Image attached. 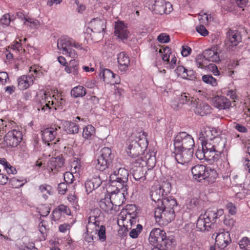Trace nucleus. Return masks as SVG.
Segmentation results:
<instances>
[{
  "label": "nucleus",
  "mask_w": 250,
  "mask_h": 250,
  "mask_svg": "<svg viewBox=\"0 0 250 250\" xmlns=\"http://www.w3.org/2000/svg\"><path fill=\"white\" fill-rule=\"evenodd\" d=\"M118 62L121 70L125 71L130 63V60L125 52H122L118 55Z\"/></svg>",
  "instance_id": "nucleus-30"
},
{
  "label": "nucleus",
  "mask_w": 250,
  "mask_h": 250,
  "mask_svg": "<svg viewBox=\"0 0 250 250\" xmlns=\"http://www.w3.org/2000/svg\"><path fill=\"white\" fill-rule=\"evenodd\" d=\"M239 245L241 249L250 250V239L247 237L242 238L240 240Z\"/></svg>",
  "instance_id": "nucleus-47"
},
{
  "label": "nucleus",
  "mask_w": 250,
  "mask_h": 250,
  "mask_svg": "<svg viewBox=\"0 0 250 250\" xmlns=\"http://www.w3.org/2000/svg\"><path fill=\"white\" fill-rule=\"evenodd\" d=\"M65 71L68 73H72L75 77L79 76V62L75 60H71L67 65L65 67Z\"/></svg>",
  "instance_id": "nucleus-31"
},
{
  "label": "nucleus",
  "mask_w": 250,
  "mask_h": 250,
  "mask_svg": "<svg viewBox=\"0 0 250 250\" xmlns=\"http://www.w3.org/2000/svg\"><path fill=\"white\" fill-rule=\"evenodd\" d=\"M72 172H65L63 174L64 180L67 184H71L73 181L74 177Z\"/></svg>",
  "instance_id": "nucleus-58"
},
{
  "label": "nucleus",
  "mask_w": 250,
  "mask_h": 250,
  "mask_svg": "<svg viewBox=\"0 0 250 250\" xmlns=\"http://www.w3.org/2000/svg\"><path fill=\"white\" fill-rule=\"evenodd\" d=\"M65 131L68 133H77L79 132V126L74 122L66 121L64 123Z\"/></svg>",
  "instance_id": "nucleus-39"
},
{
  "label": "nucleus",
  "mask_w": 250,
  "mask_h": 250,
  "mask_svg": "<svg viewBox=\"0 0 250 250\" xmlns=\"http://www.w3.org/2000/svg\"><path fill=\"white\" fill-rule=\"evenodd\" d=\"M100 76L103 78V81L110 84H118L120 79L118 75L114 73L109 69L104 68L100 73Z\"/></svg>",
  "instance_id": "nucleus-18"
},
{
  "label": "nucleus",
  "mask_w": 250,
  "mask_h": 250,
  "mask_svg": "<svg viewBox=\"0 0 250 250\" xmlns=\"http://www.w3.org/2000/svg\"><path fill=\"white\" fill-rule=\"evenodd\" d=\"M159 42L161 43H167L170 41L169 36L165 33H162L157 38Z\"/></svg>",
  "instance_id": "nucleus-62"
},
{
  "label": "nucleus",
  "mask_w": 250,
  "mask_h": 250,
  "mask_svg": "<svg viewBox=\"0 0 250 250\" xmlns=\"http://www.w3.org/2000/svg\"><path fill=\"white\" fill-rule=\"evenodd\" d=\"M89 24L93 32L100 33H105L106 28V21L104 18H96L92 19Z\"/></svg>",
  "instance_id": "nucleus-17"
},
{
  "label": "nucleus",
  "mask_w": 250,
  "mask_h": 250,
  "mask_svg": "<svg viewBox=\"0 0 250 250\" xmlns=\"http://www.w3.org/2000/svg\"><path fill=\"white\" fill-rule=\"evenodd\" d=\"M108 196L113 204H114L115 208H117L119 210L120 207L125 201L124 193L120 190L117 192L110 194Z\"/></svg>",
  "instance_id": "nucleus-25"
},
{
  "label": "nucleus",
  "mask_w": 250,
  "mask_h": 250,
  "mask_svg": "<svg viewBox=\"0 0 250 250\" xmlns=\"http://www.w3.org/2000/svg\"><path fill=\"white\" fill-rule=\"evenodd\" d=\"M64 159L62 156L51 158L47 165V169L53 173H56L64 164Z\"/></svg>",
  "instance_id": "nucleus-23"
},
{
  "label": "nucleus",
  "mask_w": 250,
  "mask_h": 250,
  "mask_svg": "<svg viewBox=\"0 0 250 250\" xmlns=\"http://www.w3.org/2000/svg\"><path fill=\"white\" fill-rule=\"evenodd\" d=\"M212 237H215V245L222 249L227 247L231 242L229 233L224 229L220 230L218 232H215Z\"/></svg>",
  "instance_id": "nucleus-16"
},
{
  "label": "nucleus",
  "mask_w": 250,
  "mask_h": 250,
  "mask_svg": "<svg viewBox=\"0 0 250 250\" xmlns=\"http://www.w3.org/2000/svg\"><path fill=\"white\" fill-rule=\"evenodd\" d=\"M202 81L212 86H216L217 85V80L210 75H204L202 76Z\"/></svg>",
  "instance_id": "nucleus-43"
},
{
  "label": "nucleus",
  "mask_w": 250,
  "mask_h": 250,
  "mask_svg": "<svg viewBox=\"0 0 250 250\" xmlns=\"http://www.w3.org/2000/svg\"><path fill=\"white\" fill-rule=\"evenodd\" d=\"M171 189V184L169 182H164L159 187L152 189L150 197L154 202L161 203L165 197L170 193Z\"/></svg>",
  "instance_id": "nucleus-10"
},
{
  "label": "nucleus",
  "mask_w": 250,
  "mask_h": 250,
  "mask_svg": "<svg viewBox=\"0 0 250 250\" xmlns=\"http://www.w3.org/2000/svg\"><path fill=\"white\" fill-rule=\"evenodd\" d=\"M159 52L163 54L162 60L164 62H169L170 55L171 54V48L168 46L160 49Z\"/></svg>",
  "instance_id": "nucleus-45"
},
{
  "label": "nucleus",
  "mask_w": 250,
  "mask_h": 250,
  "mask_svg": "<svg viewBox=\"0 0 250 250\" xmlns=\"http://www.w3.org/2000/svg\"><path fill=\"white\" fill-rule=\"evenodd\" d=\"M86 94L85 88L81 85L77 86L71 90V95L74 98L83 97Z\"/></svg>",
  "instance_id": "nucleus-38"
},
{
  "label": "nucleus",
  "mask_w": 250,
  "mask_h": 250,
  "mask_svg": "<svg viewBox=\"0 0 250 250\" xmlns=\"http://www.w3.org/2000/svg\"><path fill=\"white\" fill-rule=\"evenodd\" d=\"M128 171L121 167L120 163L116 162L112 165V169L109 176V181L118 183L117 188H123L128 181Z\"/></svg>",
  "instance_id": "nucleus-3"
},
{
  "label": "nucleus",
  "mask_w": 250,
  "mask_h": 250,
  "mask_svg": "<svg viewBox=\"0 0 250 250\" xmlns=\"http://www.w3.org/2000/svg\"><path fill=\"white\" fill-rule=\"evenodd\" d=\"M131 230L129 232V235L132 238H136L139 236L143 229V227L140 224H138L135 228H130Z\"/></svg>",
  "instance_id": "nucleus-46"
},
{
  "label": "nucleus",
  "mask_w": 250,
  "mask_h": 250,
  "mask_svg": "<svg viewBox=\"0 0 250 250\" xmlns=\"http://www.w3.org/2000/svg\"><path fill=\"white\" fill-rule=\"evenodd\" d=\"M71 219L72 221L69 223H64L61 224L59 226V231L62 233H66L68 231V234H69V231L71 227L76 222V220L74 218H72Z\"/></svg>",
  "instance_id": "nucleus-42"
},
{
  "label": "nucleus",
  "mask_w": 250,
  "mask_h": 250,
  "mask_svg": "<svg viewBox=\"0 0 250 250\" xmlns=\"http://www.w3.org/2000/svg\"><path fill=\"white\" fill-rule=\"evenodd\" d=\"M211 227V226L209 224H208V222L205 219L202 214H201L196 223L197 230L201 231H208Z\"/></svg>",
  "instance_id": "nucleus-33"
},
{
  "label": "nucleus",
  "mask_w": 250,
  "mask_h": 250,
  "mask_svg": "<svg viewBox=\"0 0 250 250\" xmlns=\"http://www.w3.org/2000/svg\"><path fill=\"white\" fill-rule=\"evenodd\" d=\"M154 216L156 221L159 225L166 226L174 218V210L158 207L155 209Z\"/></svg>",
  "instance_id": "nucleus-8"
},
{
  "label": "nucleus",
  "mask_w": 250,
  "mask_h": 250,
  "mask_svg": "<svg viewBox=\"0 0 250 250\" xmlns=\"http://www.w3.org/2000/svg\"><path fill=\"white\" fill-rule=\"evenodd\" d=\"M57 47L64 55L72 58L78 56L77 52L72 48L71 38L64 37L59 38L57 41Z\"/></svg>",
  "instance_id": "nucleus-9"
},
{
  "label": "nucleus",
  "mask_w": 250,
  "mask_h": 250,
  "mask_svg": "<svg viewBox=\"0 0 250 250\" xmlns=\"http://www.w3.org/2000/svg\"><path fill=\"white\" fill-rule=\"evenodd\" d=\"M184 79L189 80H196V73L192 70H188L185 74V78Z\"/></svg>",
  "instance_id": "nucleus-60"
},
{
  "label": "nucleus",
  "mask_w": 250,
  "mask_h": 250,
  "mask_svg": "<svg viewBox=\"0 0 250 250\" xmlns=\"http://www.w3.org/2000/svg\"><path fill=\"white\" fill-rule=\"evenodd\" d=\"M148 241L152 245L158 243L161 246H165L168 248L173 242V239H170L166 235V232L159 228H154L150 231Z\"/></svg>",
  "instance_id": "nucleus-4"
},
{
  "label": "nucleus",
  "mask_w": 250,
  "mask_h": 250,
  "mask_svg": "<svg viewBox=\"0 0 250 250\" xmlns=\"http://www.w3.org/2000/svg\"><path fill=\"white\" fill-rule=\"evenodd\" d=\"M213 104L214 106L219 109H227L230 107L231 103L227 98L218 96L215 98Z\"/></svg>",
  "instance_id": "nucleus-26"
},
{
  "label": "nucleus",
  "mask_w": 250,
  "mask_h": 250,
  "mask_svg": "<svg viewBox=\"0 0 250 250\" xmlns=\"http://www.w3.org/2000/svg\"><path fill=\"white\" fill-rule=\"evenodd\" d=\"M203 56L205 58V60L209 62H217L220 61L218 53L211 49L205 50L203 52Z\"/></svg>",
  "instance_id": "nucleus-32"
},
{
  "label": "nucleus",
  "mask_w": 250,
  "mask_h": 250,
  "mask_svg": "<svg viewBox=\"0 0 250 250\" xmlns=\"http://www.w3.org/2000/svg\"><path fill=\"white\" fill-rule=\"evenodd\" d=\"M11 21V19L10 15L9 14H5L0 19V24L5 26H8Z\"/></svg>",
  "instance_id": "nucleus-54"
},
{
  "label": "nucleus",
  "mask_w": 250,
  "mask_h": 250,
  "mask_svg": "<svg viewBox=\"0 0 250 250\" xmlns=\"http://www.w3.org/2000/svg\"><path fill=\"white\" fill-rule=\"evenodd\" d=\"M71 170L73 173H79L80 172L81 166L80 162H79L78 161H74L71 163Z\"/></svg>",
  "instance_id": "nucleus-57"
},
{
  "label": "nucleus",
  "mask_w": 250,
  "mask_h": 250,
  "mask_svg": "<svg viewBox=\"0 0 250 250\" xmlns=\"http://www.w3.org/2000/svg\"><path fill=\"white\" fill-rule=\"evenodd\" d=\"M209 144H202V149H198L195 152V155L199 160H205L209 163L220 162L219 161L222 151V144L217 145L216 149L211 147Z\"/></svg>",
  "instance_id": "nucleus-2"
},
{
  "label": "nucleus",
  "mask_w": 250,
  "mask_h": 250,
  "mask_svg": "<svg viewBox=\"0 0 250 250\" xmlns=\"http://www.w3.org/2000/svg\"><path fill=\"white\" fill-rule=\"evenodd\" d=\"M39 191L42 196L45 200H46L49 195L53 194L52 187L46 184L40 185L39 187Z\"/></svg>",
  "instance_id": "nucleus-35"
},
{
  "label": "nucleus",
  "mask_w": 250,
  "mask_h": 250,
  "mask_svg": "<svg viewBox=\"0 0 250 250\" xmlns=\"http://www.w3.org/2000/svg\"><path fill=\"white\" fill-rule=\"evenodd\" d=\"M135 161L136 164H138L139 166L142 165V167L143 166V163H144L146 164L150 168L153 167L156 164V160L155 158L152 157H149L146 162L144 161L142 157L138 158L135 160Z\"/></svg>",
  "instance_id": "nucleus-41"
},
{
  "label": "nucleus",
  "mask_w": 250,
  "mask_h": 250,
  "mask_svg": "<svg viewBox=\"0 0 250 250\" xmlns=\"http://www.w3.org/2000/svg\"><path fill=\"white\" fill-rule=\"evenodd\" d=\"M187 71V69L185 68L184 66L181 65H179L177 67L176 69L175 70L176 73L177 74L178 76L181 77L183 79L185 78V74Z\"/></svg>",
  "instance_id": "nucleus-56"
},
{
  "label": "nucleus",
  "mask_w": 250,
  "mask_h": 250,
  "mask_svg": "<svg viewBox=\"0 0 250 250\" xmlns=\"http://www.w3.org/2000/svg\"><path fill=\"white\" fill-rule=\"evenodd\" d=\"M86 229L94 231L101 242H104L106 241V229L104 225L100 224V217L99 216L91 215L89 216Z\"/></svg>",
  "instance_id": "nucleus-5"
},
{
  "label": "nucleus",
  "mask_w": 250,
  "mask_h": 250,
  "mask_svg": "<svg viewBox=\"0 0 250 250\" xmlns=\"http://www.w3.org/2000/svg\"><path fill=\"white\" fill-rule=\"evenodd\" d=\"M58 208H59L62 216H72L71 210L69 207L64 204H61L58 206Z\"/></svg>",
  "instance_id": "nucleus-49"
},
{
  "label": "nucleus",
  "mask_w": 250,
  "mask_h": 250,
  "mask_svg": "<svg viewBox=\"0 0 250 250\" xmlns=\"http://www.w3.org/2000/svg\"><path fill=\"white\" fill-rule=\"evenodd\" d=\"M9 184L13 188H19L24 184L22 180H19L15 177L9 179Z\"/></svg>",
  "instance_id": "nucleus-50"
},
{
  "label": "nucleus",
  "mask_w": 250,
  "mask_h": 250,
  "mask_svg": "<svg viewBox=\"0 0 250 250\" xmlns=\"http://www.w3.org/2000/svg\"><path fill=\"white\" fill-rule=\"evenodd\" d=\"M130 144L127 147L126 152L129 156L133 158L139 157V156L142 149L139 145L136 144V142L130 140Z\"/></svg>",
  "instance_id": "nucleus-29"
},
{
  "label": "nucleus",
  "mask_w": 250,
  "mask_h": 250,
  "mask_svg": "<svg viewBox=\"0 0 250 250\" xmlns=\"http://www.w3.org/2000/svg\"><path fill=\"white\" fill-rule=\"evenodd\" d=\"M18 87L21 90L27 89L34 83V78L32 74L22 75L18 79Z\"/></svg>",
  "instance_id": "nucleus-20"
},
{
  "label": "nucleus",
  "mask_w": 250,
  "mask_h": 250,
  "mask_svg": "<svg viewBox=\"0 0 250 250\" xmlns=\"http://www.w3.org/2000/svg\"><path fill=\"white\" fill-rule=\"evenodd\" d=\"M121 213H123L122 216H123L124 214L127 216L132 215L133 216H137L138 211L137 208L135 205H127L125 207V210L122 211Z\"/></svg>",
  "instance_id": "nucleus-37"
},
{
  "label": "nucleus",
  "mask_w": 250,
  "mask_h": 250,
  "mask_svg": "<svg viewBox=\"0 0 250 250\" xmlns=\"http://www.w3.org/2000/svg\"><path fill=\"white\" fill-rule=\"evenodd\" d=\"M114 33L116 36L124 42L125 40L128 38L129 32L124 23L119 21L115 24Z\"/></svg>",
  "instance_id": "nucleus-19"
},
{
  "label": "nucleus",
  "mask_w": 250,
  "mask_h": 250,
  "mask_svg": "<svg viewBox=\"0 0 250 250\" xmlns=\"http://www.w3.org/2000/svg\"><path fill=\"white\" fill-rule=\"evenodd\" d=\"M163 208L168 210H174V208L177 205L176 200L172 197H165L161 202Z\"/></svg>",
  "instance_id": "nucleus-34"
},
{
  "label": "nucleus",
  "mask_w": 250,
  "mask_h": 250,
  "mask_svg": "<svg viewBox=\"0 0 250 250\" xmlns=\"http://www.w3.org/2000/svg\"><path fill=\"white\" fill-rule=\"evenodd\" d=\"M50 208L46 205H42L39 208V213L42 216H46L48 215L50 212Z\"/></svg>",
  "instance_id": "nucleus-59"
},
{
  "label": "nucleus",
  "mask_w": 250,
  "mask_h": 250,
  "mask_svg": "<svg viewBox=\"0 0 250 250\" xmlns=\"http://www.w3.org/2000/svg\"><path fill=\"white\" fill-rule=\"evenodd\" d=\"M29 74H32L34 76L35 80L36 78H38L42 76V72L38 68H37L36 66H33L30 67Z\"/></svg>",
  "instance_id": "nucleus-52"
},
{
  "label": "nucleus",
  "mask_w": 250,
  "mask_h": 250,
  "mask_svg": "<svg viewBox=\"0 0 250 250\" xmlns=\"http://www.w3.org/2000/svg\"><path fill=\"white\" fill-rule=\"evenodd\" d=\"M101 153L100 156L97 159L95 167L100 171H104L109 166L112 160L111 150L104 147L101 149Z\"/></svg>",
  "instance_id": "nucleus-12"
},
{
  "label": "nucleus",
  "mask_w": 250,
  "mask_h": 250,
  "mask_svg": "<svg viewBox=\"0 0 250 250\" xmlns=\"http://www.w3.org/2000/svg\"><path fill=\"white\" fill-rule=\"evenodd\" d=\"M22 139V134L17 129H12L9 131L5 135L4 141L7 146L10 147H16L21 142Z\"/></svg>",
  "instance_id": "nucleus-14"
},
{
  "label": "nucleus",
  "mask_w": 250,
  "mask_h": 250,
  "mask_svg": "<svg viewBox=\"0 0 250 250\" xmlns=\"http://www.w3.org/2000/svg\"><path fill=\"white\" fill-rule=\"evenodd\" d=\"M130 140L132 141L136 142V144L139 145L142 149L146 148L148 145L146 134L145 132L138 133L137 135L135 136V138L133 136H132Z\"/></svg>",
  "instance_id": "nucleus-28"
},
{
  "label": "nucleus",
  "mask_w": 250,
  "mask_h": 250,
  "mask_svg": "<svg viewBox=\"0 0 250 250\" xmlns=\"http://www.w3.org/2000/svg\"><path fill=\"white\" fill-rule=\"evenodd\" d=\"M174 146V148L193 150L194 141L190 135L186 132H181L175 137Z\"/></svg>",
  "instance_id": "nucleus-7"
},
{
  "label": "nucleus",
  "mask_w": 250,
  "mask_h": 250,
  "mask_svg": "<svg viewBox=\"0 0 250 250\" xmlns=\"http://www.w3.org/2000/svg\"><path fill=\"white\" fill-rule=\"evenodd\" d=\"M95 134V128L92 125H87L83 129V137L87 140H91Z\"/></svg>",
  "instance_id": "nucleus-36"
},
{
  "label": "nucleus",
  "mask_w": 250,
  "mask_h": 250,
  "mask_svg": "<svg viewBox=\"0 0 250 250\" xmlns=\"http://www.w3.org/2000/svg\"><path fill=\"white\" fill-rule=\"evenodd\" d=\"M61 132V127L57 125H54L50 127L46 128L42 131V139L45 143L55 141L54 144L60 141V133Z\"/></svg>",
  "instance_id": "nucleus-11"
},
{
  "label": "nucleus",
  "mask_w": 250,
  "mask_h": 250,
  "mask_svg": "<svg viewBox=\"0 0 250 250\" xmlns=\"http://www.w3.org/2000/svg\"><path fill=\"white\" fill-rule=\"evenodd\" d=\"M193 178L199 182L206 179L207 167L203 165H197L191 168Z\"/></svg>",
  "instance_id": "nucleus-24"
},
{
  "label": "nucleus",
  "mask_w": 250,
  "mask_h": 250,
  "mask_svg": "<svg viewBox=\"0 0 250 250\" xmlns=\"http://www.w3.org/2000/svg\"><path fill=\"white\" fill-rule=\"evenodd\" d=\"M224 213V210L222 209L218 210L207 209L204 214H202L205 219L211 226L216 222L218 216H221Z\"/></svg>",
  "instance_id": "nucleus-21"
},
{
  "label": "nucleus",
  "mask_w": 250,
  "mask_h": 250,
  "mask_svg": "<svg viewBox=\"0 0 250 250\" xmlns=\"http://www.w3.org/2000/svg\"><path fill=\"white\" fill-rule=\"evenodd\" d=\"M173 153L176 161L179 164L185 165L191 161L193 156V150L174 148Z\"/></svg>",
  "instance_id": "nucleus-15"
},
{
  "label": "nucleus",
  "mask_w": 250,
  "mask_h": 250,
  "mask_svg": "<svg viewBox=\"0 0 250 250\" xmlns=\"http://www.w3.org/2000/svg\"><path fill=\"white\" fill-rule=\"evenodd\" d=\"M49 229L48 222L46 220H42L39 224V230L41 233L44 235Z\"/></svg>",
  "instance_id": "nucleus-48"
},
{
  "label": "nucleus",
  "mask_w": 250,
  "mask_h": 250,
  "mask_svg": "<svg viewBox=\"0 0 250 250\" xmlns=\"http://www.w3.org/2000/svg\"><path fill=\"white\" fill-rule=\"evenodd\" d=\"M197 32L199 33L201 36H206L208 34V31L206 29L204 25H200L196 28Z\"/></svg>",
  "instance_id": "nucleus-64"
},
{
  "label": "nucleus",
  "mask_w": 250,
  "mask_h": 250,
  "mask_svg": "<svg viewBox=\"0 0 250 250\" xmlns=\"http://www.w3.org/2000/svg\"><path fill=\"white\" fill-rule=\"evenodd\" d=\"M199 203V200L196 198H193L188 201L187 203V208L189 209H191L195 208Z\"/></svg>",
  "instance_id": "nucleus-61"
},
{
  "label": "nucleus",
  "mask_w": 250,
  "mask_h": 250,
  "mask_svg": "<svg viewBox=\"0 0 250 250\" xmlns=\"http://www.w3.org/2000/svg\"><path fill=\"white\" fill-rule=\"evenodd\" d=\"M149 8L155 13L159 15L168 14L173 10L172 4L170 2H167L165 0H154L151 7Z\"/></svg>",
  "instance_id": "nucleus-13"
},
{
  "label": "nucleus",
  "mask_w": 250,
  "mask_h": 250,
  "mask_svg": "<svg viewBox=\"0 0 250 250\" xmlns=\"http://www.w3.org/2000/svg\"><path fill=\"white\" fill-rule=\"evenodd\" d=\"M100 207L103 210L108 214H114L119 211L117 208H115L114 204L108 196L100 201Z\"/></svg>",
  "instance_id": "nucleus-22"
},
{
  "label": "nucleus",
  "mask_w": 250,
  "mask_h": 250,
  "mask_svg": "<svg viewBox=\"0 0 250 250\" xmlns=\"http://www.w3.org/2000/svg\"><path fill=\"white\" fill-rule=\"evenodd\" d=\"M220 131L215 128L208 126L203 127L199 135L201 144H209L211 147L216 149L217 145L222 144V151H223L225 146V141L219 136Z\"/></svg>",
  "instance_id": "nucleus-1"
},
{
  "label": "nucleus",
  "mask_w": 250,
  "mask_h": 250,
  "mask_svg": "<svg viewBox=\"0 0 250 250\" xmlns=\"http://www.w3.org/2000/svg\"><path fill=\"white\" fill-rule=\"evenodd\" d=\"M118 183H114V181H109V185L106 188V191L108 193V196L110 194L116 193L120 191L123 188H117L118 186Z\"/></svg>",
  "instance_id": "nucleus-44"
},
{
  "label": "nucleus",
  "mask_w": 250,
  "mask_h": 250,
  "mask_svg": "<svg viewBox=\"0 0 250 250\" xmlns=\"http://www.w3.org/2000/svg\"><path fill=\"white\" fill-rule=\"evenodd\" d=\"M102 184V181L99 177H93L91 179H88L85 182V188L87 194L91 193L93 190L97 188Z\"/></svg>",
  "instance_id": "nucleus-27"
},
{
  "label": "nucleus",
  "mask_w": 250,
  "mask_h": 250,
  "mask_svg": "<svg viewBox=\"0 0 250 250\" xmlns=\"http://www.w3.org/2000/svg\"><path fill=\"white\" fill-rule=\"evenodd\" d=\"M205 60V58L203 55H198L195 59V62L196 65L199 68H204L205 67L203 64V61Z\"/></svg>",
  "instance_id": "nucleus-63"
},
{
  "label": "nucleus",
  "mask_w": 250,
  "mask_h": 250,
  "mask_svg": "<svg viewBox=\"0 0 250 250\" xmlns=\"http://www.w3.org/2000/svg\"><path fill=\"white\" fill-rule=\"evenodd\" d=\"M242 42L241 32L236 29L229 28L226 33L224 45L228 51L234 50L236 46Z\"/></svg>",
  "instance_id": "nucleus-6"
},
{
  "label": "nucleus",
  "mask_w": 250,
  "mask_h": 250,
  "mask_svg": "<svg viewBox=\"0 0 250 250\" xmlns=\"http://www.w3.org/2000/svg\"><path fill=\"white\" fill-rule=\"evenodd\" d=\"M121 217L123 218L122 220L124 222V226L125 225V222H126L127 223L129 222L130 225L132 227L133 225L135 224L137 221V216H133V215L127 216V215H126L125 218H124L123 216Z\"/></svg>",
  "instance_id": "nucleus-55"
},
{
  "label": "nucleus",
  "mask_w": 250,
  "mask_h": 250,
  "mask_svg": "<svg viewBox=\"0 0 250 250\" xmlns=\"http://www.w3.org/2000/svg\"><path fill=\"white\" fill-rule=\"evenodd\" d=\"M62 216L58 208H56L52 213V220L54 221H57L62 219Z\"/></svg>",
  "instance_id": "nucleus-53"
},
{
  "label": "nucleus",
  "mask_w": 250,
  "mask_h": 250,
  "mask_svg": "<svg viewBox=\"0 0 250 250\" xmlns=\"http://www.w3.org/2000/svg\"><path fill=\"white\" fill-rule=\"evenodd\" d=\"M54 104V102L53 101H51V103L50 101H47L46 99L43 100L40 102V104L41 105V107L38 106L37 109H46L48 108V109H51V107H50V105H53Z\"/></svg>",
  "instance_id": "nucleus-51"
},
{
  "label": "nucleus",
  "mask_w": 250,
  "mask_h": 250,
  "mask_svg": "<svg viewBox=\"0 0 250 250\" xmlns=\"http://www.w3.org/2000/svg\"><path fill=\"white\" fill-rule=\"evenodd\" d=\"M206 179L211 183H214L218 177L217 171L214 169L207 167Z\"/></svg>",
  "instance_id": "nucleus-40"
}]
</instances>
